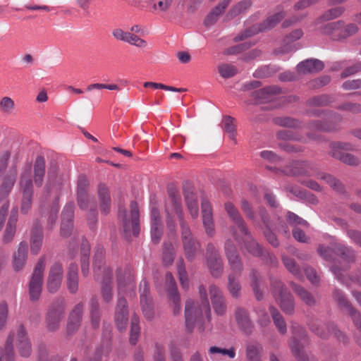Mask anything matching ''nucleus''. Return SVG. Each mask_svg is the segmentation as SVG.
I'll return each mask as SVG.
<instances>
[{
  "mask_svg": "<svg viewBox=\"0 0 361 361\" xmlns=\"http://www.w3.org/2000/svg\"><path fill=\"white\" fill-rule=\"evenodd\" d=\"M104 279L102 281V295L106 302H109L113 298V291L111 286L112 273L109 267H103Z\"/></svg>",
  "mask_w": 361,
  "mask_h": 361,
  "instance_id": "nucleus-34",
  "label": "nucleus"
},
{
  "mask_svg": "<svg viewBox=\"0 0 361 361\" xmlns=\"http://www.w3.org/2000/svg\"><path fill=\"white\" fill-rule=\"evenodd\" d=\"M66 285L67 288L71 293L74 294L78 290V266L75 263H71L68 267L66 277Z\"/></svg>",
  "mask_w": 361,
  "mask_h": 361,
  "instance_id": "nucleus-36",
  "label": "nucleus"
},
{
  "mask_svg": "<svg viewBox=\"0 0 361 361\" xmlns=\"http://www.w3.org/2000/svg\"><path fill=\"white\" fill-rule=\"evenodd\" d=\"M311 331L322 338H326L332 334L341 342L346 343L348 338L333 323H314L310 326Z\"/></svg>",
  "mask_w": 361,
  "mask_h": 361,
  "instance_id": "nucleus-13",
  "label": "nucleus"
},
{
  "mask_svg": "<svg viewBox=\"0 0 361 361\" xmlns=\"http://www.w3.org/2000/svg\"><path fill=\"white\" fill-rule=\"evenodd\" d=\"M124 231L128 233L132 231L134 235H137L140 232L139 210L137 204L132 202L130 204V220L125 219L123 221Z\"/></svg>",
  "mask_w": 361,
  "mask_h": 361,
  "instance_id": "nucleus-22",
  "label": "nucleus"
},
{
  "mask_svg": "<svg viewBox=\"0 0 361 361\" xmlns=\"http://www.w3.org/2000/svg\"><path fill=\"white\" fill-rule=\"evenodd\" d=\"M45 173V161L43 157H37L34 165V180L37 187H41Z\"/></svg>",
  "mask_w": 361,
  "mask_h": 361,
  "instance_id": "nucleus-41",
  "label": "nucleus"
},
{
  "mask_svg": "<svg viewBox=\"0 0 361 361\" xmlns=\"http://www.w3.org/2000/svg\"><path fill=\"white\" fill-rule=\"evenodd\" d=\"M262 348L257 341H250L246 345V357L247 361H262L261 352Z\"/></svg>",
  "mask_w": 361,
  "mask_h": 361,
  "instance_id": "nucleus-47",
  "label": "nucleus"
},
{
  "mask_svg": "<svg viewBox=\"0 0 361 361\" xmlns=\"http://www.w3.org/2000/svg\"><path fill=\"white\" fill-rule=\"evenodd\" d=\"M126 43L138 48H145L147 47V42L139 37L137 35L129 32Z\"/></svg>",
  "mask_w": 361,
  "mask_h": 361,
  "instance_id": "nucleus-64",
  "label": "nucleus"
},
{
  "mask_svg": "<svg viewBox=\"0 0 361 361\" xmlns=\"http://www.w3.org/2000/svg\"><path fill=\"white\" fill-rule=\"evenodd\" d=\"M104 249L101 247H98L94 252V271L95 276L98 277L99 273L98 272L101 269L102 266L104 264Z\"/></svg>",
  "mask_w": 361,
  "mask_h": 361,
  "instance_id": "nucleus-56",
  "label": "nucleus"
},
{
  "mask_svg": "<svg viewBox=\"0 0 361 361\" xmlns=\"http://www.w3.org/2000/svg\"><path fill=\"white\" fill-rule=\"evenodd\" d=\"M231 234L234 238L240 243V238H242L244 242L245 248L248 252L254 256H259L262 254V250L259 244L250 235L248 231L247 230V234H242L234 231V228L231 229Z\"/></svg>",
  "mask_w": 361,
  "mask_h": 361,
  "instance_id": "nucleus-20",
  "label": "nucleus"
},
{
  "mask_svg": "<svg viewBox=\"0 0 361 361\" xmlns=\"http://www.w3.org/2000/svg\"><path fill=\"white\" fill-rule=\"evenodd\" d=\"M293 291L300 297V298L308 306H312L316 303L314 296L303 287L291 282L290 283Z\"/></svg>",
  "mask_w": 361,
  "mask_h": 361,
  "instance_id": "nucleus-46",
  "label": "nucleus"
},
{
  "mask_svg": "<svg viewBox=\"0 0 361 361\" xmlns=\"http://www.w3.org/2000/svg\"><path fill=\"white\" fill-rule=\"evenodd\" d=\"M251 6V2L249 0H244L238 2L228 11L227 17L233 18L244 12Z\"/></svg>",
  "mask_w": 361,
  "mask_h": 361,
  "instance_id": "nucleus-52",
  "label": "nucleus"
},
{
  "mask_svg": "<svg viewBox=\"0 0 361 361\" xmlns=\"http://www.w3.org/2000/svg\"><path fill=\"white\" fill-rule=\"evenodd\" d=\"M74 209L75 205L73 202H68L63 208L61 227V234L63 236H68L71 233Z\"/></svg>",
  "mask_w": 361,
  "mask_h": 361,
  "instance_id": "nucleus-21",
  "label": "nucleus"
},
{
  "mask_svg": "<svg viewBox=\"0 0 361 361\" xmlns=\"http://www.w3.org/2000/svg\"><path fill=\"white\" fill-rule=\"evenodd\" d=\"M140 303L145 317L151 319L154 316L152 300L149 295V288L145 279H142L140 285Z\"/></svg>",
  "mask_w": 361,
  "mask_h": 361,
  "instance_id": "nucleus-17",
  "label": "nucleus"
},
{
  "mask_svg": "<svg viewBox=\"0 0 361 361\" xmlns=\"http://www.w3.org/2000/svg\"><path fill=\"white\" fill-rule=\"evenodd\" d=\"M285 16L284 11L281 9L277 13L269 16L262 24H260L259 27L257 29L253 30V28L245 30L244 32L238 35L235 37V41H241L246 39L248 37H250L257 32L264 31L267 30H270L275 27Z\"/></svg>",
  "mask_w": 361,
  "mask_h": 361,
  "instance_id": "nucleus-12",
  "label": "nucleus"
},
{
  "mask_svg": "<svg viewBox=\"0 0 361 361\" xmlns=\"http://www.w3.org/2000/svg\"><path fill=\"white\" fill-rule=\"evenodd\" d=\"M331 271L333 272L335 277L343 285L347 287H350L353 283L357 284L361 286V264L358 274L354 276L350 277L345 276L344 273L346 271L342 270L338 266L334 265L331 267Z\"/></svg>",
  "mask_w": 361,
  "mask_h": 361,
  "instance_id": "nucleus-30",
  "label": "nucleus"
},
{
  "mask_svg": "<svg viewBox=\"0 0 361 361\" xmlns=\"http://www.w3.org/2000/svg\"><path fill=\"white\" fill-rule=\"evenodd\" d=\"M20 184L23 191V199L21 204V212L27 213L31 208L32 197V183L29 172L21 175Z\"/></svg>",
  "mask_w": 361,
  "mask_h": 361,
  "instance_id": "nucleus-15",
  "label": "nucleus"
},
{
  "mask_svg": "<svg viewBox=\"0 0 361 361\" xmlns=\"http://www.w3.org/2000/svg\"><path fill=\"white\" fill-rule=\"evenodd\" d=\"M332 296L338 307L350 316L355 327L361 331V314L353 306L345 294L341 290L335 288Z\"/></svg>",
  "mask_w": 361,
  "mask_h": 361,
  "instance_id": "nucleus-8",
  "label": "nucleus"
},
{
  "mask_svg": "<svg viewBox=\"0 0 361 361\" xmlns=\"http://www.w3.org/2000/svg\"><path fill=\"white\" fill-rule=\"evenodd\" d=\"M45 263V257H41L35 265L33 274L30 281L29 296L32 301L38 300L42 293Z\"/></svg>",
  "mask_w": 361,
  "mask_h": 361,
  "instance_id": "nucleus-7",
  "label": "nucleus"
},
{
  "mask_svg": "<svg viewBox=\"0 0 361 361\" xmlns=\"http://www.w3.org/2000/svg\"><path fill=\"white\" fill-rule=\"evenodd\" d=\"M224 252L231 272L228 277L227 288L231 296L238 298L241 295V286L238 281L243 271V264L233 242L230 239L226 240L224 245Z\"/></svg>",
  "mask_w": 361,
  "mask_h": 361,
  "instance_id": "nucleus-3",
  "label": "nucleus"
},
{
  "mask_svg": "<svg viewBox=\"0 0 361 361\" xmlns=\"http://www.w3.org/2000/svg\"><path fill=\"white\" fill-rule=\"evenodd\" d=\"M206 263L211 274L219 277L224 271L222 259L213 243H208L206 249Z\"/></svg>",
  "mask_w": 361,
  "mask_h": 361,
  "instance_id": "nucleus-11",
  "label": "nucleus"
},
{
  "mask_svg": "<svg viewBox=\"0 0 361 361\" xmlns=\"http://www.w3.org/2000/svg\"><path fill=\"white\" fill-rule=\"evenodd\" d=\"M17 171L16 168L10 170L0 186V202L3 201L10 193L16 182Z\"/></svg>",
  "mask_w": 361,
  "mask_h": 361,
  "instance_id": "nucleus-35",
  "label": "nucleus"
},
{
  "mask_svg": "<svg viewBox=\"0 0 361 361\" xmlns=\"http://www.w3.org/2000/svg\"><path fill=\"white\" fill-rule=\"evenodd\" d=\"M90 319L94 329H97L100 324V310L97 300L92 298L90 300Z\"/></svg>",
  "mask_w": 361,
  "mask_h": 361,
  "instance_id": "nucleus-50",
  "label": "nucleus"
},
{
  "mask_svg": "<svg viewBox=\"0 0 361 361\" xmlns=\"http://www.w3.org/2000/svg\"><path fill=\"white\" fill-rule=\"evenodd\" d=\"M317 251L319 255L326 261L333 260L334 255H337L340 261L338 264L334 263L331 268L337 265L343 271H347L355 259V251L351 247L336 242L331 243V246L320 245Z\"/></svg>",
  "mask_w": 361,
  "mask_h": 361,
  "instance_id": "nucleus-4",
  "label": "nucleus"
},
{
  "mask_svg": "<svg viewBox=\"0 0 361 361\" xmlns=\"http://www.w3.org/2000/svg\"><path fill=\"white\" fill-rule=\"evenodd\" d=\"M234 315L236 323L241 331L246 334H250L253 329V324L247 311L242 307H237Z\"/></svg>",
  "mask_w": 361,
  "mask_h": 361,
  "instance_id": "nucleus-25",
  "label": "nucleus"
},
{
  "mask_svg": "<svg viewBox=\"0 0 361 361\" xmlns=\"http://www.w3.org/2000/svg\"><path fill=\"white\" fill-rule=\"evenodd\" d=\"M200 302L188 300L185 307V326L189 331L197 327L199 331L205 329V324L211 319V310L207 298L206 288L204 286H199Z\"/></svg>",
  "mask_w": 361,
  "mask_h": 361,
  "instance_id": "nucleus-1",
  "label": "nucleus"
},
{
  "mask_svg": "<svg viewBox=\"0 0 361 361\" xmlns=\"http://www.w3.org/2000/svg\"><path fill=\"white\" fill-rule=\"evenodd\" d=\"M250 283L255 293V298L257 300H261L263 298V293L260 290V276L255 271H252L250 274Z\"/></svg>",
  "mask_w": 361,
  "mask_h": 361,
  "instance_id": "nucleus-53",
  "label": "nucleus"
},
{
  "mask_svg": "<svg viewBox=\"0 0 361 361\" xmlns=\"http://www.w3.org/2000/svg\"><path fill=\"white\" fill-rule=\"evenodd\" d=\"M165 279L169 297L172 301L173 314L178 315L180 313L181 307L179 304L180 298L177 293L175 280L171 273H166Z\"/></svg>",
  "mask_w": 361,
  "mask_h": 361,
  "instance_id": "nucleus-24",
  "label": "nucleus"
},
{
  "mask_svg": "<svg viewBox=\"0 0 361 361\" xmlns=\"http://www.w3.org/2000/svg\"><path fill=\"white\" fill-rule=\"evenodd\" d=\"M63 307L62 305H52L47 312L46 317L47 329L49 331H55L59 328L60 322L63 317Z\"/></svg>",
  "mask_w": 361,
  "mask_h": 361,
  "instance_id": "nucleus-18",
  "label": "nucleus"
},
{
  "mask_svg": "<svg viewBox=\"0 0 361 361\" xmlns=\"http://www.w3.org/2000/svg\"><path fill=\"white\" fill-rule=\"evenodd\" d=\"M324 67V63L316 59H310L299 63L297 71L301 74L314 73L322 71Z\"/></svg>",
  "mask_w": 361,
  "mask_h": 361,
  "instance_id": "nucleus-31",
  "label": "nucleus"
},
{
  "mask_svg": "<svg viewBox=\"0 0 361 361\" xmlns=\"http://www.w3.org/2000/svg\"><path fill=\"white\" fill-rule=\"evenodd\" d=\"M271 286L274 297L282 311L286 314H292L294 312V300L290 293L276 278H271Z\"/></svg>",
  "mask_w": 361,
  "mask_h": 361,
  "instance_id": "nucleus-5",
  "label": "nucleus"
},
{
  "mask_svg": "<svg viewBox=\"0 0 361 361\" xmlns=\"http://www.w3.org/2000/svg\"><path fill=\"white\" fill-rule=\"evenodd\" d=\"M223 128L224 131L228 134L229 138L234 140L235 143H236V129L234 119L229 116H225L223 119Z\"/></svg>",
  "mask_w": 361,
  "mask_h": 361,
  "instance_id": "nucleus-54",
  "label": "nucleus"
},
{
  "mask_svg": "<svg viewBox=\"0 0 361 361\" xmlns=\"http://www.w3.org/2000/svg\"><path fill=\"white\" fill-rule=\"evenodd\" d=\"M183 192L185 203L192 218H197L199 214V207L197 197L190 188L184 186Z\"/></svg>",
  "mask_w": 361,
  "mask_h": 361,
  "instance_id": "nucleus-37",
  "label": "nucleus"
},
{
  "mask_svg": "<svg viewBox=\"0 0 361 361\" xmlns=\"http://www.w3.org/2000/svg\"><path fill=\"white\" fill-rule=\"evenodd\" d=\"M346 147L345 144L341 142L334 143L331 145V154L336 159H339L344 164L355 166L357 165L359 161L358 159L351 154L345 153L342 151Z\"/></svg>",
  "mask_w": 361,
  "mask_h": 361,
  "instance_id": "nucleus-27",
  "label": "nucleus"
},
{
  "mask_svg": "<svg viewBox=\"0 0 361 361\" xmlns=\"http://www.w3.org/2000/svg\"><path fill=\"white\" fill-rule=\"evenodd\" d=\"M118 291L133 288V274L130 269L119 268L116 271Z\"/></svg>",
  "mask_w": 361,
  "mask_h": 361,
  "instance_id": "nucleus-29",
  "label": "nucleus"
},
{
  "mask_svg": "<svg viewBox=\"0 0 361 361\" xmlns=\"http://www.w3.org/2000/svg\"><path fill=\"white\" fill-rule=\"evenodd\" d=\"M13 333H9L4 346L0 347L2 350V361H16V355L13 349Z\"/></svg>",
  "mask_w": 361,
  "mask_h": 361,
  "instance_id": "nucleus-43",
  "label": "nucleus"
},
{
  "mask_svg": "<svg viewBox=\"0 0 361 361\" xmlns=\"http://www.w3.org/2000/svg\"><path fill=\"white\" fill-rule=\"evenodd\" d=\"M76 195L77 204L80 209L87 212L97 209L94 198L89 193V180L84 175L78 177Z\"/></svg>",
  "mask_w": 361,
  "mask_h": 361,
  "instance_id": "nucleus-6",
  "label": "nucleus"
},
{
  "mask_svg": "<svg viewBox=\"0 0 361 361\" xmlns=\"http://www.w3.org/2000/svg\"><path fill=\"white\" fill-rule=\"evenodd\" d=\"M63 279V267L59 262H56L49 268L47 279V288L51 293H56Z\"/></svg>",
  "mask_w": 361,
  "mask_h": 361,
  "instance_id": "nucleus-14",
  "label": "nucleus"
},
{
  "mask_svg": "<svg viewBox=\"0 0 361 361\" xmlns=\"http://www.w3.org/2000/svg\"><path fill=\"white\" fill-rule=\"evenodd\" d=\"M210 358L213 361L220 360L221 357H228L233 359L235 357V349L234 347H231L228 349L221 348L216 346H212L208 350Z\"/></svg>",
  "mask_w": 361,
  "mask_h": 361,
  "instance_id": "nucleus-39",
  "label": "nucleus"
},
{
  "mask_svg": "<svg viewBox=\"0 0 361 361\" xmlns=\"http://www.w3.org/2000/svg\"><path fill=\"white\" fill-rule=\"evenodd\" d=\"M162 235V224L159 209L152 207L151 209V237L154 243H158Z\"/></svg>",
  "mask_w": 361,
  "mask_h": 361,
  "instance_id": "nucleus-28",
  "label": "nucleus"
},
{
  "mask_svg": "<svg viewBox=\"0 0 361 361\" xmlns=\"http://www.w3.org/2000/svg\"><path fill=\"white\" fill-rule=\"evenodd\" d=\"M9 333H13V344L19 355L24 358L29 357L32 352V343L23 325H19Z\"/></svg>",
  "mask_w": 361,
  "mask_h": 361,
  "instance_id": "nucleus-10",
  "label": "nucleus"
},
{
  "mask_svg": "<svg viewBox=\"0 0 361 361\" xmlns=\"http://www.w3.org/2000/svg\"><path fill=\"white\" fill-rule=\"evenodd\" d=\"M224 208L227 215L235 224L234 226L231 228V230L232 228H234V231H237V230L235 229V228H237L238 230V233H241L242 234L246 235L247 227L245 224L244 221L240 216L237 208L230 202L225 203Z\"/></svg>",
  "mask_w": 361,
  "mask_h": 361,
  "instance_id": "nucleus-23",
  "label": "nucleus"
},
{
  "mask_svg": "<svg viewBox=\"0 0 361 361\" xmlns=\"http://www.w3.org/2000/svg\"><path fill=\"white\" fill-rule=\"evenodd\" d=\"M357 30V26L353 23H350L345 26L343 25L339 31V36L336 35V38L338 39V41L346 39L355 35Z\"/></svg>",
  "mask_w": 361,
  "mask_h": 361,
  "instance_id": "nucleus-59",
  "label": "nucleus"
},
{
  "mask_svg": "<svg viewBox=\"0 0 361 361\" xmlns=\"http://www.w3.org/2000/svg\"><path fill=\"white\" fill-rule=\"evenodd\" d=\"M43 231L40 227H35L31 231L30 236V250L33 255H37L42 246L43 243Z\"/></svg>",
  "mask_w": 361,
  "mask_h": 361,
  "instance_id": "nucleus-38",
  "label": "nucleus"
},
{
  "mask_svg": "<svg viewBox=\"0 0 361 361\" xmlns=\"http://www.w3.org/2000/svg\"><path fill=\"white\" fill-rule=\"evenodd\" d=\"M98 196L100 201V208L102 213L106 214L111 208V198L108 188L102 184L98 187Z\"/></svg>",
  "mask_w": 361,
  "mask_h": 361,
  "instance_id": "nucleus-42",
  "label": "nucleus"
},
{
  "mask_svg": "<svg viewBox=\"0 0 361 361\" xmlns=\"http://www.w3.org/2000/svg\"><path fill=\"white\" fill-rule=\"evenodd\" d=\"M318 180H324L327 183L333 190L338 192L343 191V185L339 180L331 176V174L324 172H318L315 174Z\"/></svg>",
  "mask_w": 361,
  "mask_h": 361,
  "instance_id": "nucleus-44",
  "label": "nucleus"
},
{
  "mask_svg": "<svg viewBox=\"0 0 361 361\" xmlns=\"http://www.w3.org/2000/svg\"><path fill=\"white\" fill-rule=\"evenodd\" d=\"M83 310L84 305L82 302L77 304L71 312L68 320L80 324Z\"/></svg>",
  "mask_w": 361,
  "mask_h": 361,
  "instance_id": "nucleus-62",
  "label": "nucleus"
},
{
  "mask_svg": "<svg viewBox=\"0 0 361 361\" xmlns=\"http://www.w3.org/2000/svg\"><path fill=\"white\" fill-rule=\"evenodd\" d=\"M281 92V89L277 86H269L255 90L252 93V96L257 102H267L272 100L274 97Z\"/></svg>",
  "mask_w": 361,
  "mask_h": 361,
  "instance_id": "nucleus-32",
  "label": "nucleus"
},
{
  "mask_svg": "<svg viewBox=\"0 0 361 361\" xmlns=\"http://www.w3.org/2000/svg\"><path fill=\"white\" fill-rule=\"evenodd\" d=\"M114 321L119 331L126 329L128 323V310L127 302L123 297H119L116 307Z\"/></svg>",
  "mask_w": 361,
  "mask_h": 361,
  "instance_id": "nucleus-16",
  "label": "nucleus"
},
{
  "mask_svg": "<svg viewBox=\"0 0 361 361\" xmlns=\"http://www.w3.org/2000/svg\"><path fill=\"white\" fill-rule=\"evenodd\" d=\"M293 336L290 343L291 352L298 361H309V356L304 349V345L298 338L305 341L306 333L298 324H293L291 326Z\"/></svg>",
  "mask_w": 361,
  "mask_h": 361,
  "instance_id": "nucleus-9",
  "label": "nucleus"
},
{
  "mask_svg": "<svg viewBox=\"0 0 361 361\" xmlns=\"http://www.w3.org/2000/svg\"><path fill=\"white\" fill-rule=\"evenodd\" d=\"M269 311L272 317L274 324L277 328L279 332L281 334H285L287 331V327L283 316L274 307H270Z\"/></svg>",
  "mask_w": 361,
  "mask_h": 361,
  "instance_id": "nucleus-49",
  "label": "nucleus"
},
{
  "mask_svg": "<svg viewBox=\"0 0 361 361\" xmlns=\"http://www.w3.org/2000/svg\"><path fill=\"white\" fill-rule=\"evenodd\" d=\"M282 260L286 268L295 276L300 278L302 276L299 267L295 260L287 257L283 256Z\"/></svg>",
  "mask_w": 361,
  "mask_h": 361,
  "instance_id": "nucleus-60",
  "label": "nucleus"
},
{
  "mask_svg": "<svg viewBox=\"0 0 361 361\" xmlns=\"http://www.w3.org/2000/svg\"><path fill=\"white\" fill-rule=\"evenodd\" d=\"M276 124L286 127V128H295L299 126V122L297 120L289 117H277L274 118Z\"/></svg>",
  "mask_w": 361,
  "mask_h": 361,
  "instance_id": "nucleus-63",
  "label": "nucleus"
},
{
  "mask_svg": "<svg viewBox=\"0 0 361 361\" xmlns=\"http://www.w3.org/2000/svg\"><path fill=\"white\" fill-rule=\"evenodd\" d=\"M345 11V8L342 6L334 7L326 11L320 18H319L315 23H319L322 20H330L341 16Z\"/></svg>",
  "mask_w": 361,
  "mask_h": 361,
  "instance_id": "nucleus-55",
  "label": "nucleus"
},
{
  "mask_svg": "<svg viewBox=\"0 0 361 361\" xmlns=\"http://www.w3.org/2000/svg\"><path fill=\"white\" fill-rule=\"evenodd\" d=\"M343 24L344 22L342 20L328 23L322 26L321 32L322 34L329 36L333 40L338 41V39L336 37H337L336 35L339 36V31Z\"/></svg>",
  "mask_w": 361,
  "mask_h": 361,
  "instance_id": "nucleus-45",
  "label": "nucleus"
},
{
  "mask_svg": "<svg viewBox=\"0 0 361 361\" xmlns=\"http://www.w3.org/2000/svg\"><path fill=\"white\" fill-rule=\"evenodd\" d=\"M202 223L206 233L213 236L215 233L214 224L213 221L212 209L210 203L207 200L202 201Z\"/></svg>",
  "mask_w": 361,
  "mask_h": 361,
  "instance_id": "nucleus-26",
  "label": "nucleus"
},
{
  "mask_svg": "<svg viewBox=\"0 0 361 361\" xmlns=\"http://www.w3.org/2000/svg\"><path fill=\"white\" fill-rule=\"evenodd\" d=\"M314 166L312 164L307 161H297L293 164L291 172L294 176H307L312 175V171Z\"/></svg>",
  "mask_w": 361,
  "mask_h": 361,
  "instance_id": "nucleus-48",
  "label": "nucleus"
},
{
  "mask_svg": "<svg viewBox=\"0 0 361 361\" xmlns=\"http://www.w3.org/2000/svg\"><path fill=\"white\" fill-rule=\"evenodd\" d=\"M17 219V212L13 211L8 221L4 236V240L5 242H10L13 239L16 233V224Z\"/></svg>",
  "mask_w": 361,
  "mask_h": 361,
  "instance_id": "nucleus-51",
  "label": "nucleus"
},
{
  "mask_svg": "<svg viewBox=\"0 0 361 361\" xmlns=\"http://www.w3.org/2000/svg\"><path fill=\"white\" fill-rule=\"evenodd\" d=\"M27 246L25 242H21L18 247L16 252L13 256V267L15 271L22 270L27 262Z\"/></svg>",
  "mask_w": 361,
  "mask_h": 361,
  "instance_id": "nucleus-33",
  "label": "nucleus"
},
{
  "mask_svg": "<svg viewBox=\"0 0 361 361\" xmlns=\"http://www.w3.org/2000/svg\"><path fill=\"white\" fill-rule=\"evenodd\" d=\"M212 304L215 313L222 316L226 312V303L221 290L214 285L209 286Z\"/></svg>",
  "mask_w": 361,
  "mask_h": 361,
  "instance_id": "nucleus-19",
  "label": "nucleus"
},
{
  "mask_svg": "<svg viewBox=\"0 0 361 361\" xmlns=\"http://www.w3.org/2000/svg\"><path fill=\"white\" fill-rule=\"evenodd\" d=\"M333 102L332 97L329 95L323 94L314 97L308 101V104L311 106H324Z\"/></svg>",
  "mask_w": 361,
  "mask_h": 361,
  "instance_id": "nucleus-61",
  "label": "nucleus"
},
{
  "mask_svg": "<svg viewBox=\"0 0 361 361\" xmlns=\"http://www.w3.org/2000/svg\"><path fill=\"white\" fill-rule=\"evenodd\" d=\"M230 1L231 0H222V1L208 14L204 20L205 25L209 26L214 24L219 17L224 12Z\"/></svg>",
  "mask_w": 361,
  "mask_h": 361,
  "instance_id": "nucleus-40",
  "label": "nucleus"
},
{
  "mask_svg": "<svg viewBox=\"0 0 361 361\" xmlns=\"http://www.w3.org/2000/svg\"><path fill=\"white\" fill-rule=\"evenodd\" d=\"M169 195L173 203V210H171L169 207H166V212L168 214L174 212L178 216L180 223L181 235L185 255L189 260H192L195 257L199 244L193 240L188 226L183 221L180 197L177 190L175 188L169 189Z\"/></svg>",
  "mask_w": 361,
  "mask_h": 361,
  "instance_id": "nucleus-2",
  "label": "nucleus"
},
{
  "mask_svg": "<svg viewBox=\"0 0 361 361\" xmlns=\"http://www.w3.org/2000/svg\"><path fill=\"white\" fill-rule=\"evenodd\" d=\"M140 319L136 315H133L131 319V326H130V342L131 344L135 345L140 335Z\"/></svg>",
  "mask_w": 361,
  "mask_h": 361,
  "instance_id": "nucleus-58",
  "label": "nucleus"
},
{
  "mask_svg": "<svg viewBox=\"0 0 361 361\" xmlns=\"http://www.w3.org/2000/svg\"><path fill=\"white\" fill-rule=\"evenodd\" d=\"M220 75L224 78H230L238 73L237 68L229 63H222L218 66Z\"/></svg>",
  "mask_w": 361,
  "mask_h": 361,
  "instance_id": "nucleus-57",
  "label": "nucleus"
}]
</instances>
